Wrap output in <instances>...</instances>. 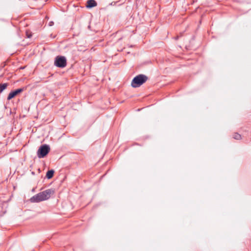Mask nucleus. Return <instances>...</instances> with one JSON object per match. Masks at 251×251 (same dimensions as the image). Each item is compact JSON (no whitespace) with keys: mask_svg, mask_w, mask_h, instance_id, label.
<instances>
[{"mask_svg":"<svg viewBox=\"0 0 251 251\" xmlns=\"http://www.w3.org/2000/svg\"><path fill=\"white\" fill-rule=\"evenodd\" d=\"M232 137L235 140H240L242 139L241 135L237 132L234 133L233 134Z\"/></svg>","mask_w":251,"mask_h":251,"instance_id":"nucleus-10","label":"nucleus"},{"mask_svg":"<svg viewBox=\"0 0 251 251\" xmlns=\"http://www.w3.org/2000/svg\"><path fill=\"white\" fill-rule=\"evenodd\" d=\"M26 35L27 38H30L32 36L31 34L30 33H29L27 31L26 32Z\"/></svg>","mask_w":251,"mask_h":251,"instance_id":"nucleus-11","label":"nucleus"},{"mask_svg":"<svg viewBox=\"0 0 251 251\" xmlns=\"http://www.w3.org/2000/svg\"><path fill=\"white\" fill-rule=\"evenodd\" d=\"M45 200L49 199L51 195L54 193V190L53 189H49L42 192Z\"/></svg>","mask_w":251,"mask_h":251,"instance_id":"nucleus-6","label":"nucleus"},{"mask_svg":"<svg viewBox=\"0 0 251 251\" xmlns=\"http://www.w3.org/2000/svg\"><path fill=\"white\" fill-rule=\"evenodd\" d=\"M97 3L95 0H88L87 1L86 7L88 8H92L96 6Z\"/></svg>","mask_w":251,"mask_h":251,"instance_id":"nucleus-7","label":"nucleus"},{"mask_svg":"<svg viewBox=\"0 0 251 251\" xmlns=\"http://www.w3.org/2000/svg\"><path fill=\"white\" fill-rule=\"evenodd\" d=\"M55 66L59 68H64L67 65V60L66 58L63 56H57L54 63Z\"/></svg>","mask_w":251,"mask_h":251,"instance_id":"nucleus-3","label":"nucleus"},{"mask_svg":"<svg viewBox=\"0 0 251 251\" xmlns=\"http://www.w3.org/2000/svg\"><path fill=\"white\" fill-rule=\"evenodd\" d=\"M148 79V77L145 75L140 74L133 78L131 85L133 88L139 87L145 83Z\"/></svg>","mask_w":251,"mask_h":251,"instance_id":"nucleus-1","label":"nucleus"},{"mask_svg":"<svg viewBox=\"0 0 251 251\" xmlns=\"http://www.w3.org/2000/svg\"><path fill=\"white\" fill-rule=\"evenodd\" d=\"M44 201H45V199L44 198V196L42 192L33 196L30 198V201L32 202H39Z\"/></svg>","mask_w":251,"mask_h":251,"instance_id":"nucleus-4","label":"nucleus"},{"mask_svg":"<svg viewBox=\"0 0 251 251\" xmlns=\"http://www.w3.org/2000/svg\"><path fill=\"white\" fill-rule=\"evenodd\" d=\"M54 171L53 170H49L46 174V177L48 179H50L52 177Z\"/></svg>","mask_w":251,"mask_h":251,"instance_id":"nucleus-8","label":"nucleus"},{"mask_svg":"<svg viewBox=\"0 0 251 251\" xmlns=\"http://www.w3.org/2000/svg\"><path fill=\"white\" fill-rule=\"evenodd\" d=\"M50 151V147L47 145H43L40 147L37 151V156L39 158H43L46 156Z\"/></svg>","mask_w":251,"mask_h":251,"instance_id":"nucleus-2","label":"nucleus"},{"mask_svg":"<svg viewBox=\"0 0 251 251\" xmlns=\"http://www.w3.org/2000/svg\"><path fill=\"white\" fill-rule=\"evenodd\" d=\"M8 84L7 83H4L0 84V93H1L4 90H5Z\"/></svg>","mask_w":251,"mask_h":251,"instance_id":"nucleus-9","label":"nucleus"},{"mask_svg":"<svg viewBox=\"0 0 251 251\" xmlns=\"http://www.w3.org/2000/svg\"><path fill=\"white\" fill-rule=\"evenodd\" d=\"M25 90L24 88H22L20 89H18L15 91L11 92L8 97H7V100H10L13 98L14 97H15L18 94L23 92Z\"/></svg>","mask_w":251,"mask_h":251,"instance_id":"nucleus-5","label":"nucleus"}]
</instances>
